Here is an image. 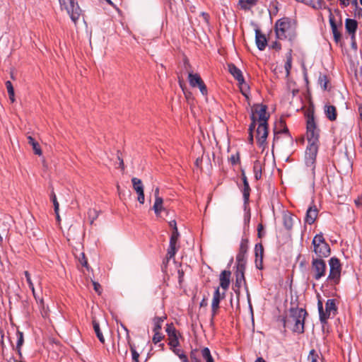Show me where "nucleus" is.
<instances>
[{"mask_svg":"<svg viewBox=\"0 0 362 362\" xmlns=\"http://www.w3.org/2000/svg\"><path fill=\"white\" fill-rule=\"evenodd\" d=\"M164 319H165V317H155L153 319V332H160V330L162 328V323L164 320Z\"/></svg>","mask_w":362,"mask_h":362,"instance_id":"nucleus-32","label":"nucleus"},{"mask_svg":"<svg viewBox=\"0 0 362 362\" xmlns=\"http://www.w3.org/2000/svg\"><path fill=\"white\" fill-rule=\"evenodd\" d=\"M24 275H25V276L26 278V281H27V283H28V284L29 286V288L30 289H33V285L34 284H33V281L31 280V277H30V273L28 271H25L24 272Z\"/></svg>","mask_w":362,"mask_h":362,"instance_id":"nucleus-50","label":"nucleus"},{"mask_svg":"<svg viewBox=\"0 0 362 362\" xmlns=\"http://www.w3.org/2000/svg\"><path fill=\"white\" fill-rule=\"evenodd\" d=\"M283 223L286 229L290 230L293 228V218L290 213H286L283 216Z\"/></svg>","mask_w":362,"mask_h":362,"instance_id":"nucleus-26","label":"nucleus"},{"mask_svg":"<svg viewBox=\"0 0 362 362\" xmlns=\"http://www.w3.org/2000/svg\"><path fill=\"white\" fill-rule=\"evenodd\" d=\"M6 87L8 95H12V93H14V89H13V85L10 81H7L6 82Z\"/></svg>","mask_w":362,"mask_h":362,"instance_id":"nucleus-53","label":"nucleus"},{"mask_svg":"<svg viewBox=\"0 0 362 362\" xmlns=\"http://www.w3.org/2000/svg\"><path fill=\"white\" fill-rule=\"evenodd\" d=\"M239 160H240V156H239L238 153H237L236 154L232 155L230 158V160L233 165H235L236 163H238Z\"/></svg>","mask_w":362,"mask_h":362,"instance_id":"nucleus-52","label":"nucleus"},{"mask_svg":"<svg viewBox=\"0 0 362 362\" xmlns=\"http://www.w3.org/2000/svg\"><path fill=\"white\" fill-rule=\"evenodd\" d=\"M318 215V210L317 207L314 206H311L308 207L306 211V215L305 218V221L309 225L313 224L316 220Z\"/></svg>","mask_w":362,"mask_h":362,"instance_id":"nucleus-15","label":"nucleus"},{"mask_svg":"<svg viewBox=\"0 0 362 362\" xmlns=\"http://www.w3.org/2000/svg\"><path fill=\"white\" fill-rule=\"evenodd\" d=\"M197 87L199 88L200 92L203 95H206L207 94V88L204 81H202Z\"/></svg>","mask_w":362,"mask_h":362,"instance_id":"nucleus-51","label":"nucleus"},{"mask_svg":"<svg viewBox=\"0 0 362 362\" xmlns=\"http://www.w3.org/2000/svg\"><path fill=\"white\" fill-rule=\"evenodd\" d=\"M245 265H246V260H244L243 262H236V274H241L243 273V275H245Z\"/></svg>","mask_w":362,"mask_h":362,"instance_id":"nucleus-40","label":"nucleus"},{"mask_svg":"<svg viewBox=\"0 0 362 362\" xmlns=\"http://www.w3.org/2000/svg\"><path fill=\"white\" fill-rule=\"evenodd\" d=\"M230 275V272L228 270H223L220 274V286L223 290H227L229 287Z\"/></svg>","mask_w":362,"mask_h":362,"instance_id":"nucleus-20","label":"nucleus"},{"mask_svg":"<svg viewBox=\"0 0 362 362\" xmlns=\"http://www.w3.org/2000/svg\"><path fill=\"white\" fill-rule=\"evenodd\" d=\"M16 337H17V343H16V349L20 355H21V348L23 344L24 338H23V334L22 332L17 331L16 332Z\"/></svg>","mask_w":362,"mask_h":362,"instance_id":"nucleus-34","label":"nucleus"},{"mask_svg":"<svg viewBox=\"0 0 362 362\" xmlns=\"http://www.w3.org/2000/svg\"><path fill=\"white\" fill-rule=\"evenodd\" d=\"M163 198L155 199V203L153 205V210L157 216H159L160 212L164 209L163 207Z\"/></svg>","mask_w":362,"mask_h":362,"instance_id":"nucleus-29","label":"nucleus"},{"mask_svg":"<svg viewBox=\"0 0 362 362\" xmlns=\"http://www.w3.org/2000/svg\"><path fill=\"white\" fill-rule=\"evenodd\" d=\"M244 284L245 291L247 292V296L248 300L250 301V293L249 290L246 284V281L245 279V275H243V273L241 274H236L235 273V282L233 287V290L234 291L235 293L236 294L238 298H239V296L240 295V288L242 285Z\"/></svg>","mask_w":362,"mask_h":362,"instance_id":"nucleus-9","label":"nucleus"},{"mask_svg":"<svg viewBox=\"0 0 362 362\" xmlns=\"http://www.w3.org/2000/svg\"><path fill=\"white\" fill-rule=\"evenodd\" d=\"M51 199L54 204V212H55L56 215H58L59 204V202H57L56 194L54 192H52Z\"/></svg>","mask_w":362,"mask_h":362,"instance_id":"nucleus-45","label":"nucleus"},{"mask_svg":"<svg viewBox=\"0 0 362 362\" xmlns=\"http://www.w3.org/2000/svg\"><path fill=\"white\" fill-rule=\"evenodd\" d=\"M255 252L256 256V266L258 269H262L264 248L261 243L255 245Z\"/></svg>","mask_w":362,"mask_h":362,"instance_id":"nucleus-21","label":"nucleus"},{"mask_svg":"<svg viewBox=\"0 0 362 362\" xmlns=\"http://www.w3.org/2000/svg\"><path fill=\"white\" fill-rule=\"evenodd\" d=\"M228 66L229 72L238 81V83L240 85L245 83V79L242 71L233 64H229Z\"/></svg>","mask_w":362,"mask_h":362,"instance_id":"nucleus-17","label":"nucleus"},{"mask_svg":"<svg viewBox=\"0 0 362 362\" xmlns=\"http://www.w3.org/2000/svg\"><path fill=\"white\" fill-rule=\"evenodd\" d=\"M291 50H290L286 54V62L284 65V68L286 72V76H288L290 74V71L292 66V55H291Z\"/></svg>","mask_w":362,"mask_h":362,"instance_id":"nucleus-33","label":"nucleus"},{"mask_svg":"<svg viewBox=\"0 0 362 362\" xmlns=\"http://www.w3.org/2000/svg\"><path fill=\"white\" fill-rule=\"evenodd\" d=\"M322 0H305L302 3H304L314 8H320L322 7Z\"/></svg>","mask_w":362,"mask_h":362,"instance_id":"nucleus-38","label":"nucleus"},{"mask_svg":"<svg viewBox=\"0 0 362 362\" xmlns=\"http://www.w3.org/2000/svg\"><path fill=\"white\" fill-rule=\"evenodd\" d=\"M184 64L185 66V69L188 71V69L190 67V64L189 63V61L187 58L184 59Z\"/></svg>","mask_w":362,"mask_h":362,"instance_id":"nucleus-64","label":"nucleus"},{"mask_svg":"<svg viewBox=\"0 0 362 362\" xmlns=\"http://www.w3.org/2000/svg\"><path fill=\"white\" fill-rule=\"evenodd\" d=\"M329 23L331 25V28L332 31H334L335 30H337V24L333 18L329 19Z\"/></svg>","mask_w":362,"mask_h":362,"instance_id":"nucleus-59","label":"nucleus"},{"mask_svg":"<svg viewBox=\"0 0 362 362\" xmlns=\"http://www.w3.org/2000/svg\"><path fill=\"white\" fill-rule=\"evenodd\" d=\"M317 307H318V311H319V315H320V320L322 323H326L327 320V314L325 313L323 310V305L321 300H318L317 303Z\"/></svg>","mask_w":362,"mask_h":362,"instance_id":"nucleus-31","label":"nucleus"},{"mask_svg":"<svg viewBox=\"0 0 362 362\" xmlns=\"http://www.w3.org/2000/svg\"><path fill=\"white\" fill-rule=\"evenodd\" d=\"M312 271L314 273L313 278L319 280L325 276L327 265L322 259L313 258L312 260Z\"/></svg>","mask_w":362,"mask_h":362,"instance_id":"nucleus-7","label":"nucleus"},{"mask_svg":"<svg viewBox=\"0 0 362 362\" xmlns=\"http://www.w3.org/2000/svg\"><path fill=\"white\" fill-rule=\"evenodd\" d=\"M176 252H177L176 245H169V248L168 250V252H167V255H166L167 262H168V260L170 259L173 258L175 256Z\"/></svg>","mask_w":362,"mask_h":362,"instance_id":"nucleus-42","label":"nucleus"},{"mask_svg":"<svg viewBox=\"0 0 362 362\" xmlns=\"http://www.w3.org/2000/svg\"><path fill=\"white\" fill-rule=\"evenodd\" d=\"M358 27L357 21L354 19L347 18L345 22L346 31L351 35V38L354 39V35Z\"/></svg>","mask_w":362,"mask_h":362,"instance_id":"nucleus-22","label":"nucleus"},{"mask_svg":"<svg viewBox=\"0 0 362 362\" xmlns=\"http://www.w3.org/2000/svg\"><path fill=\"white\" fill-rule=\"evenodd\" d=\"M98 216L99 211L95 209H90L88 211V218L91 225L93 223L94 221L98 218Z\"/></svg>","mask_w":362,"mask_h":362,"instance_id":"nucleus-35","label":"nucleus"},{"mask_svg":"<svg viewBox=\"0 0 362 362\" xmlns=\"http://www.w3.org/2000/svg\"><path fill=\"white\" fill-rule=\"evenodd\" d=\"M132 182L133 185V188L138 194V201L140 204L144 203V186L142 182L140 179L136 177H133L132 179Z\"/></svg>","mask_w":362,"mask_h":362,"instance_id":"nucleus-14","label":"nucleus"},{"mask_svg":"<svg viewBox=\"0 0 362 362\" xmlns=\"http://www.w3.org/2000/svg\"><path fill=\"white\" fill-rule=\"evenodd\" d=\"M170 348L173 353L179 357L181 362H192V360L189 359V357H188L182 349H177V347Z\"/></svg>","mask_w":362,"mask_h":362,"instance_id":"nucleus-27","label":"nucleus"},{"mask_svg":"<svg viewBox=\"0 0 362 362\" xmlns=\"http://www.w3.org/2000/svg\"><path fill=\"white\" fill-rule=\"evenodd\" d=\"M250 211L247 212L245 215V217H244V221H245V223L247 224L250 222Z\"/></svg>","mask_w":362,"mask_h":362,"instance_id":"nucleus-61","label":"nucleus"},{"mask_svg":"<svg viewBox=\"0 0 362 362\" xmlns=\"http://www.w3.org/2000/svg\"><path fill=\"white\" fill-rule=\"evenodd\" d=\"M221 299L219 287H217L214 293L212 303H211V324L214 323V318L217 314L219 308V303Z\"/></svg>","mask_w":362,"mask_h":362,"instance_id":"nucleus-13","label":"nucleus"},{"mask_svg":"<svg viewBox=\"0 0 362 362\" xmlns=\"http://www.w3.org/2000/svg\"><path fill=\"white\" fill-rule=\"evenodd\" d=\"M79 260V262L81 263V264L86 267L87 269H88V261H87V259L85 256V254L83 252L81 253V257H79L78 259Z\"/></svg>","mask_w":362,"mask_h":362,"instance_id":"nucleus-49","label":"nucleus"},{"mask_svg":"<svg viewBox=\"0 0 362 362\" xmlns=\"http://www.w3.org/2000/svg\"><path fill=\"white\" fill-rule=\"evenodd\" d=\"M245 255L246 254H241V253H238L237 256H236V262H243L244 260H246V258H245Z\"/></svg>","mask_w":362,"mask_h":362,"instance_id":"nucleus-57","label":"nucleus"},{"mask_svg":"<svg viewBox=\"0 0 362 362\" xmlns=\"http://www.w3.org/2000/svg\"><path fill=\"white\" fill-rule=\"evenodd\" d=\"M62 10H66L71 21L76 23L81 14V9L75 0H59Z\"/></svg>","mask_w":362,"mask_h":362,"instance_id":"nucleus-6","label":"nucleus"},{"mask_svg":"<svg viewBox=\"0 0 362 362\" xmlns=\"http://www.w3.org/2000/svg\"><path fill=\"white\" fill-rule=\"evenodd\" d=\"M188 80L191 86L197 87L203 80L198 74H193L191 71L188 73Z\"/></svg>","mask_w":362,"mask_h":362,"instance_id":"nucleus-25","label":"nucleus"},{"mask_svg":"<svg viewBox=\"0 0 362 362\" xmlns=\"http://www.w3.org/2000/svg\"><path fill=\"white\" fill-rule=\"evenodd\" d=\"M93 288H94V290L95 291V292H97L98 294H100L101 293L100 285L98 282H95V281H93Z\"/></svg>","mask_w":362,"mask_h":362,"instance_id":"nucleus-58","label":"nucleus"},{"mask_svg":"<svg viewBox=\"0 0 362 362\" xmlns=\"http://www.w3.org/2000/svg\"><path fill=\"white\" fill-rule=\"evenodd\" d=\"M255 42L259 50H264L267 45L266 36L259 29L255 30Z\"/></svg>","mask_w":362,"mask_h":362,"instance_id":"nucleus-16","label":"nucleus"},{"mask_svg":"<svg viewBox=\"0 0 362 362\" xmlns=\"http://www.w3.org/2000/svg\"><path fill=\"white\" fill-rule=\"evenodd\" d=\"M355 204L357 206L362 205V194L361 196H359L357 199L355 200Z\"/></svg>","mask_w":362,"mask_h":362,"instance_id":"nucleus-63","label":"nucleus"},{"mask_svg":"<svg viewBox=\"0 0 362 362\" xmlns=\"http://www.w3.org/2000/svg\"><path fill=\"white\" fill-rule=\"evenodd\" d=\"M334 40L338 42L341 40V33L338 31V30H335L334 31H332Z\"/></svg>","mask_w":362,"mask_h":362,"instance_id":"nucleus-55","label":"nucleus"},{"mask_svg":"<svg viewBox=\"0 0 362 362\" xmlns=\"http://www.w3.org/2000/svg\"><path fill=\"white\" fill-rule=\"evenodd\" d=\"M327 314V319L329 318L331 315L334 316L337 313V306L336 305L335 299H328L325 303V311Z\"/></svg>","mask_w":362,"mask_h":362,"instance_id":"nucleus-19","label":"nucleus"},{"mask_svg":"<svg viewBox=\"0 0 362 362\" xmlns=\"http://www.w3.org/2000/svg\"><path fill=\"white\" fill-rule=\"evenodd\" d=\"M312 244L313 245V251L319 257L318 259L327 257L330 255V247L326 243L322 233L317 234L314 237Z\"/></svg>","mask_w":362,"mask_h":362,"instance_id":"nucleus-5","label":"nucleus"},{"mask_svg":"<svg viewBox=\"0 0 362 362\" xmlns=\"http://www.w3.org/2000/svg\"><path fill=\"white\" fill-rule=\"evenodd\" d=\"M31 291H32L33 295L34 298H35L37 303L40 305V306L42 308L43 312L45 313L43 299L38 298L37 296L34 287H33V289H31Z\"/></svg>","mask_w":362,"mask_h":362,"instance_id":"nucleus-47","label":"nucleus"},{"mask_svg":"<svg viewBox=\"0 0 362 362\" xmlns=\"http://www.w3.org/2000/svg\"><path fill=\"white\" fill-rule=\"evenodd\" d=\"M274 31L277 39L293 41L297 35L296 22L288 17H283L276 21Z\"/></svg>","mask_w":362,"mask_h":362,"instance_id":"nucleus-3","label":"nucleus"},{"mask_svg":"<svg viewBox=\"0 0 362 362\" xmlns=\"http://www.w3.org/2000/svg\"><path fill=\"white\" fill-rule=\"evenodd\" d=\"M306 128L308 145L305 151V163L314 170V163L318 151L319 129L317 128L313 115L308 116Z\"/></svg>","mask_w":362,"mask_h":362,"instance_id":"nucleus-1","label":"nucleus"},{"mask_svg":"<svg viewBox=\"0 0 362 362\" xmlns=\"http://www.w3.org/2000/svg\"><path fill=\"white\" fill-rule=\"evenodd\" d=\"M165 331L168 336L169 346L172 348L177 347L180 345V342L178 340L177 330L175 327L172 324L167 325Z\"/></svg>","mask_w":362,"mask_h":362,"instance_id":"nucleus-12","label":"nucleus"},{"mask_svg":"<svg viewBox=\"0 0 362 362\" xmlns=\"http://www.w3.org/2000/svg\"><path fill=\"white\" fill-rule=\"evenodd\" d=\"M129 344L130 351L132 352V360L134 362H139V354L136 351L135 346L134 344H132L131 343Z\"/></svg>","mask_w":362,"mask_h":362,"instance_id":"nucleus-43","label":"nucleus"},{"mask_svg":"<svg viewBox=\"0 0 362 362\" xmlns=\"http://www.w3.org/2000/svg\"><path fill=\"white\" fill-rule=\"evenodd\" d=\"M258 2V0H238V6L244 11L250 10Z\"/></svg>","mask_w":362,"mask_h":362,"instance_id":"nucleus-23","label":"nucleus"},{"mask_svg":"<svg viewBox=\"0 0 362 362\" xmlns=\"http://www.w3.org/2000/svg\"><path fill=\"white\" fill-rule=\"evenodd\" d=\"M28 144L33 146V149L36 155L41 156L42 150L39 144L30 136H28Z\"/></svg>","mask_w":362,"mask_h":362,"instance_id":"nucleus-28","label":"nucleus"},{"mask_svg":"<svg viewBox=\"0 0 362 362\" xmlns=\"http://www.w3.org/2000/svg\"><path fill=\"white\" fill-rule=\"evenodd\" d=\"M329 273L327 281L331 286L337 285L341 279V265L340 261L338 258L333 257L329 260Z\"/></svg>","mask_w":362,"mask_h":362,"instance_id":"nucleus-4","label":"nucleus"},{"mask_svg":"<svg viewBox=\"0 0 362 362\" xmlns=\"http://www.w3.org/2000/svg\"><path fill=\"white\" fill-rule=\"evenodd\" d=\"M328 82H329V81H328V78H327L326 75H321V76H320V77H319V83H320L321 87L324 90H327Z\"/></svg>","mask_w":362,"mask_h":362,"instance_id":"nucleus-44","label":"nucleus"},{"mask_svg":"<svg viewBox=\"0 0 362 362\" xmlns=\"http://www.w3.org/2000/svg\"><path fill=\"white\" fill-rule=\"evenodd\" d=\"M93 325L94 331H95V332L96 334V336L98 338L99 341L101 343L104 344L105 343V338H104V337H103V334H102V332L100 331L99 323L96 320H93Z\"/></svg>","mask_w":362,"mask_h":362,"instance_id":"nucleus-30","label":"nucleus"},{"mask_svg":"<svg viewBox=\"0 0 362 362\" xmlns=\"http://www.w3.org/2000/svg\"><path fill=\"white\" fill-rule=\"evenodd\" d=\"M268 124L267 123H259L257 129L256 138L257 142L260 146H262L265 142L268 136Z\"/></svg>","mask_w":362,"mask_h":362,"instance_id":"nucleus-11","label":"nucleus"},{"mask_svg":"<svg viewBox=\"0 0 362 362\" xmlns=\"http://www.w3.org/2000/svg\"><path fill=\"white\" fill-rule=\"evenodd\" d=\"M267 107L263 104H255L252 107V114H255L259 123H267L269 115L267 112Z\"/></svg>","mask_w":362,"mask_h":362,"instance_id":"nucleus-8","label":"nucleus"},{"mask_svg":"<svg viewBox=\"0 0 362 362\" xmlns=\"http://www.w3.org/2000/svg\"><path fill=\"white\" fill-rule=\"evenodd\" d=\"M308 358V361H310V362H318V360L320 359V356L315 349H312L309 353Z\"/></svg>","mask_w":362,"mask_h":362,"instance_id":"nucleus-41","label":"nucleus"},{"mask_svg":"<svg viewBox=\"0 0 362 362\" xmlns=\"http://www.w3.org/2000/svg\"><path fill=\"white\" fill-rule=\"evenodd\" d=\"M325 113L326 117L330 121H334L337 119V113L336 107L334 105H326L325 106Z\"/></svg>","mask_w":362,"mask_h":362,"instance_id":"nucleus-24","label":"nucleus"},{"mask_svg":"<svg viewBox=\"0 0 362 362\" xmlns=\"http://www.w3.org/2000/svg\"><path fill=\"white\" fill-rule=\"evenodd\" d=\"M270 47L272 49H276V50L279 51V50H280L281 49V45L279 42H278L277 41H274L270 45Z\"/></svg>","mask_w":362,"mask_h":362,"instance_id":"nucleus-54","label":"nucleus"},{"mask_svg":"<svg viewBox=\"0 0 362 362\" xmlns=\"http://www.w3.org/2000/svg\"><path fill=\"white\" fill-rule=\"evenodd\" d=\"M339 1L342 7H347L351 3V0H339Z\"/></svg>","mask_w":362,"mask_h":362,"instance_id":"nucleus-60","label":"nucleus"},{"mask_svg":"<svg viewBox=\"0 0 362 362\" xmlns=\"http://www.w3.org/2000/svg\"><path fill=\"white\" fill-rule=\"evenodd\" d=\"M250 117H251L252 122L249 126L248 130H249V132L252 133V132L255 130V129L256 127V123H257V122H258V120H257V117L255 115L254 113L251 115Z\"/></svg>","mask_w":362,"mask_h":362,"instance_id":"nucleus-46","label":"nucleus"},{"mask_svg":"<svg viewBox=\"0 0 362 362\" xmlns=\"http://www.w3.org/2000/svg\"><path fill=\"white\" fill-rule=\"evenodd\" d=\"M242 180H243V199H244V205H245V207H246V205L248 204V202H249L250 194L251 189H250L247 177L245 176L244 173H243V174H242Z\"/></svg>","mask_w":362,"mask_h":362,"instance_id":"nucleus-18","label":"nucleus"},{"mask_svg":"<svg viewBox=\"0 0 362 362\" xmlns=\"http://www.w3.org/2000/svg\"><path fill=\"white\" fill-rule=\"evenodd\" d=\"M248 250V240L247 238H242L240 244L238 253L246 254Z\"/></svg>","mask_w":362,"mask_h":362,"instance_id":"nucleus-39","label":"nucleus"},{"mask_svg":"<svg viewBox=\"0 0 362 362\" xmlns=\"http://www.w3.org/2000/svg\"><path fill=\"white\" fill-rule=\"evenodd\" d=\"M263 230V226L262 224H259L258 226H257V235H258V237L259 238H261L262 234V230Z\"/></svg>","mask_w":362,"mask_h":362,"instance_id":"nucleus-62","label":"nucleus"},{"mask_svg":"<svg viewBox=\"0 0 362 362\" xmlns=\"http://www.w3.org/2000/svg\"><path fill=\"white\" fill-rule=\"evenodd\" d=\"M163 337L164 336L160 332H155L152 341L154 344H157L160 342Z\"/></svg>","mask_w":362,"mask_h":362,"instance_id":"nucleus-48","label":"nucleus"},{"mask_svg":"<svg viewBox=\"0 0 362 362\" xmlns=\"http://www.w3.org/2000/svg\"><path fill=\"white\" fill-rule=\"evenodd\" d=\"M179 237V233L177 228L176 223H174V230L173 231V233L171 235L170 239V245H176L177 240Z\"/></svg>","mask_w":362,"mask_h":362,"instance_id":"nucleus-36","label":"nucleus"},{"mask_svg":"<svg viewBox=\"0 0 362 362\" xmlns=\"http://www.w3.org/2000/svg\"><path fill=\"white\" fill-rule=\"evenodd\" d=\"M120 326L126 332V335H127V339L128 341V343L129 344L130 343V336H129V329H127V327L123 325L122 322H120Z\"/></svg>","mask_w":362,"mask_h":362,"instance_id":"nucleus-56","label":"nucleus"},{"mask_svg":"<svg viewBox=\"0 0 362 362\" xmlns=\"http://www.w3.org/2000/svg\"><path fill=\"white\" fill-rule=\"evenodd\" d=\"M253 171L256 180H259L262 177V169L260 163L257 160L254 163Z\"/></svg>","mask_w":362,"mask_h":362,"instance_id":"nucleus-37","label":"nucleus"},{"mask_svg":"<svg viewBox=\"0 0 362 362\" xmlns=\"http://www.w3.org/2000/svg\"><path fill=\"white\" fill-rule=\"evenodd\" d=\"M193 352H196L197 358L199 362L201 361V357L205 362H214V358L211 356V351L209 348L204 347L201 349H192L189 353V359L191 360V356Z\"/></svg>","mask_w":362,"mask_h":362,"instance_id":"nucleus-10","label":"nucleus"},{"mask_svg":"<svg viewBox=\"0 0 362 362\" xmlns=\"http://www.w3.org/2000/svg\"><path fill=\"white\" fill-rule=\"evenodd\" d=\"M306 315L307 312L303 308H291L283 320L284 326L294 332L303 333Z\"/></svg>","mask_w":362,"mask_h":362,"instance_id":"nucleus-2","label":"nucleus"}]
</instances>
